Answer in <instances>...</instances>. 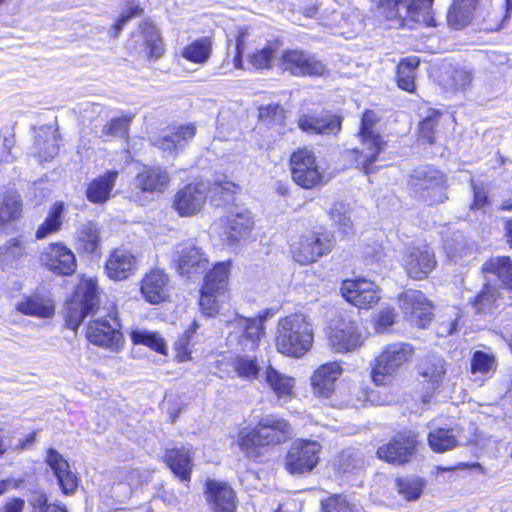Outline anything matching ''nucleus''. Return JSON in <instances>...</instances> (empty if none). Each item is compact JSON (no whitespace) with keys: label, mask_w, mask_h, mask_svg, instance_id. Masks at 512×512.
Listing matches in <instances>:
<instances>
[{"label":"nucleus","mask_w":512,"mask_h":512,"mask_svg":"<svg viewBox=\"0 0 512 512\" xmlns=\"http://www.w3.org/2000/svg\"><path fill=\"white\" fill-rule=\"evenodd\" d=\"M292 434V427L285 419L267 415L252 430L240 432L238 445L247 457L257 458L260 455L259 447L281 444Z\"/></svg>","instance_id":"nucleus-1"},{"label":"nucleus","mask_w":512,"mask_h":512,"mask_svg":"<svg viewBox=\"0 0 512 512\" xmlns=\"http://www.w3.org/2000/svg\"><path fill=\"white\" fill-rule=\"evenodd\" d=\"M313 330L303 314L281 318L276 333V348L281 354L300 358L312 347Z\"/></svg>","instance_id":"nucleus-2"},{"label":"nucleus","mask_w":512,"mask_h":512,"mask_svg":"<svg viewBox=\"0 0 512 512\" xmlns=\"http://www.w3.org/2000/svg\"><path fill=\"white\" fill-rule=\"evenodd\" d=\"M376 121V114L372 111H366L361 119L359 132L361 147L345 151V157L353 165L360 167L366 174L375 171L373 163L377 161L378 155L386 145L382 137L372 129Z\"/></svg>","instance_id":"nucleus-3"},{"label":"nucleus","mask_w":512,"mask_h":512,"mask_svg":"<svg viewBox=\"0 0 512 512\" xmlns=\"http://www.w3.org/2000/svg\"><path fill=\"white\" fill-rule=\"evenodd\" d=\"M100 306L98 282L92 277H82L75 288L72 299L66 308V323L76 330L83 320L94 315Z\"/></svg>","instance_id":"nucleus-4"},{"label":"nucleus","mask_w":512,"mask_h":512,"mask_svg":"<svg viewBox=\"0 0 512 512\" xmlns=\"http://www.w3.org/2000/svg\"><path fill=\"white\" fill-rule=\"evenodd\" d=\"M410 185L415 196L430 205L440 204L448 199L446 176L432 166L416 169L411 176Z\"/></svg>","instance_id":"nucleus-5"},{"label":"nucleus","mask_w":512,"mask_h":512,"mask_svg":"<svg viewBox=\"0 0 512 512\" xmlns=\"http://www.w3.org/2000/svg\"><path fill=\"white\" fill-rule=\"evenodd\" d=\"M380 13L388 20H398L400 25L428 24L432 0H375Z\"/></svg>","instance_id":"nucleus-6"},{"label":"nucleus","mask_w":512,"mask_h":512,"mask_svg":"<svg viewBox=\"0 0 512 512\" xmlns=\"http://www.w3.org/2000/svg\"><path fill=\"white\" fill-rule=\"evenodd\" d=\"M413 352L414 348L409 343L395 342L387 344L375 359L372 369L373 381L378 385L385 384L410 360Z\"/></svg>","instance_id":"nucleus-7"},{"label":"nucleus","mask_w":512,"mask_h":512,"mask_svg":"<svg viewBox=\"0 0 512 512\" xmlns=\"http://www.w3.org/2000/svg\"><path fill=\"white\" fill-rule=\"evenodd\" d=\"M333 245V236L311 232L291 245V253L297 263L308 265L330 253Z\"/></svg>","instance_id":"nucleus-8"},{"label":"nucleus","mask_w":512,"mask_h":512,"mask_svg":"<svg viewBox=\"0 0 512 512\" xmlns=\"http://www.w3.org/2000/svg\"><path fill=\"white\" fill-rule=\"evenodd\" d=\"M88 340L97 346L117 352L123 345V334L115 314L99 317L90 321L87 327Z\"/></svg>","instance_id":"nucleus-9"},{"label":"nucleus","mask_w":512,"mask_h":512,"mask_svg":"<svg viewBox=\"0 0 512 512\" xmlns=\"http://www.w3.org/2000/svg\"><path fill=\"white\" fill-rule=\"evenodd\" d=\"M321 445L311 440H296L286 455V468L291 474L312 471L319 462Z\"/></svg>","instance_id":"nucleus-10"},{"label":"nucleus","mask_w":512,"mask_h":512,"mask_svg":"<svg viewBox=\"0 0 512 512\" xmlns=\"http://www.w3.org/2000/svg\"><path fill=\"white\" fill-rule=\"evenodd\" d=\"M293 181L305 189L316 187L322 181V173L316 164V158L307 148L299 149L290 158Z\"/></svg>","instance_id":"nucleus-11"},{"label":"nucleus","mask_w":512,"mask_h":512,"mask_svg":"<svg viewBox=\"0 0 512 512\" xmlns=\"http://www.w3.org/2000/svg\"><path fill=\"white\" fill-rule=\"evenodd\" d=\"M227 327L229 329L227 339L231 344L237 343L243 350H253L260 340L263 323L259 318L235 315L227 321Z\"/></svg>","instance_id":"nucleus-12"},{"label":"nucleus","mask_w":512,"mask_h":512,"mask_svg":"<svg viewBox=\"0 0 512 512\" xmlns=\"http://www.w3.org/2000/svg\"><path fill=\"white\" fill-rule=\"evenodd\" d=\"M475 12V25L483 31H498L505 26L512 13V0L493 4L488 0L478 3Z\"/></svg>","instance_id":"nucleus-13"},{"label":"nucleus","mask_w":512,"mask_h":512,"mask_svg":"<svg viewBox=\"0 0 512 512\" xmlns=\"http://www.w3.org/2000/svg\"><path fill=\"white\" fill-rule=\"evenodd\" d=\"M328 340L337 352H350L363 344V336L356 322L349 317H341L330 327Z\"/></svg>","instance_id":"nucleus-14"},{"label":"nucleus","mask_w":512,"mask_h":512,"mask_svg":"<svg viewBox=\"0 0 512 512\" xmlns=\"http://www.w3.org/2000/svg\"><path fill=\"white\" fill-rule=\"evenodd\" d=\"M177 271L182 276L192 278L204 274L209 267V260L200 248L184 244L178 246L173 255Z\"/></svg>","instance_id":"nucleus-15"},{"label":"nucleus","mask_w":512,"mask_h":512,"mask_svg":"<svg viewBox=\"0 0 512 512\" xmlns=\"http://www.w3.org/2000/svg\"><path fill=\"white\" fill-rule=\"evenodd\" d=\"M343 297L359 308H370L380 300L377 285L366 279H347L341 286Z\"/></svg>","instance_id":"nucleus-16"},{"label":"nucleus","mask_w":512,"mask_h":512,"mask_svg":"<svg viewBox=\"0 0 512 512\" xmlns=\"http://www.w3.org/2000/svg\"><path fill=\"white\" fill-rule=\"evenodd\" d=\"M279 66L295 76H322L326 71L321 61L299 50L284 52L279 59Z\"/></svg>","instance_id":"nucleus-17"},{"label":"nucleus","mask_w":512,"mask_h":512,"mask_svg":"<svg viewBox=\"0 0 512 512\" xmlns=\"http://www.w3.org/2000/svg\"><path fill=\"white\" fill-rule=\"evenodd\" d=\"M40 260L47 269L57 275H71L77 267L74 253L61 243L48 245L41 253Z\"/></svg>","instance_id":"nucleus-18"},{"label":"nucleus","mask_w":512,"mask_h":512,"mask_svg":"<svg viewBox=\"0 0 512 512\" xmlns=\"http://www.w3.org/2000/svg\"><path fill=\"white\" fill-rule=\"evenodd\" d=\"M416 436L412 433H398L389 443L377 450L380 459L394 464L408 462L413 456L416 448Z\"/></svg>","instance_id":"nucleus-19"},{"label":"nucleus","mask_w":512,"mask_h":512,"mask_svg":"<svg viewBox=\"0 0 512 512\" xmlns=\"http://www.w3.org/2000/svg\"><path fill=\"white\" fill-rule=\"evenodd\" d=\"M400 306L404 313L419 328H425L431 321L432 305L419 290H407L401 294Z\"/></svg>","instance_id":"nucleus-20"},{"label":"nucleus","mask_w":512,"mask_h":512,"mask_svg":"<svg viewBox=\"0 0 512 512\" xmlns=\"http://www.w3.org/2000/svg\"><path fill=\"white\" fill-rule=\"evenodd\" d=\"M205 498L211 512L236 511V493L227 483L208 480L205 485Z\"/></svg>","instance_id":"nucleus-21"},{"label":"nucleus","mask_w":512,"mask_h":512,"mask_svg":"<svg viewBox=\"0 0 512 512\" xmlns=\"http://www.w3.org/2000/svg\"><path fill=\"white\" fill-rule=\"evenodd\" d=\"M205 183L189 184L175 195L174 208L181 216H191L201 210L207 198Z\"/></svg>","instance_id":"nucleus-22"},{"label":"nucleus","mask_w":512,"mask_h":512,"mask_svg":"<svg viewBox=\"0 0 512 512\" xmlns=\"http://www.w3.org/2000/svg\"><path fill=\"white\" fill-rule=\"evenodd\" d=\"M253 226V217L247 209L236 208L224 220H221L222 235L224 240L230 245L247 237Z\"/></svg>","instance_id":"nucleus-23"},{"label":"nucleus","mask_w":512,"mask_h":512,"mask_svg":"<svg viewBox=\"0 0 512 512\" xmlns=\"http://www.w3.org/2000/svg\"><path fill=\"white\" fill-rule=\"evenodd\" d=\"M435 266L434 252L427 245L413 247L408 250L405 256L404 268L413 279L422 280L426 278Z\"/></svg>","instance_id":"nucleus-24"},{"label":"nucleus","mask_w":512,"mask_h":512,"mask_svg":"<svg viewBox=\"0 0 512 512\" xmlns=\"http://www.w3.org/2000/svg\"><path fill=\"white\" fill-rule=\"evenodd\" d=\"M137 270V258L129 250L115 249L105 263L106 275L115 281L127 279Z\"/></svg>","instance_id":"nucleus-25"},{"label":"nucleus","mask_w":512,"mask_h":512,"mask_svg":"<svg viewBox=\"0 0 512 512\" xmlns=\"http://www.w3.org/2000/svg\"><path fill=\"white\" fill-rule=\"evenodd\" d=\"M46 463L52 469L65 494H71L78 486L76 474L70 470L68 461L55 449L47 451Z\"/></svg>","instance_id":"nucleus-26"},{"label":"nucleus","mask_w":512,"mask_h":512,"mask_svg":"<svg viewBox=\"0 0 512 512\" xmlns=\"http://www.w3.org/2000/svg\"><path fill=\"white\" fill-rule=\"evenodd\" d=\"M195 133L196 127L193 124L174 126L155 140L154 145L166 153L173 154L183 148Z\"/></svg>","instance_id":"nucleus-27"},{"label":"nucleus","mask_w":512,"mask_h":512,"mask_svg":"<svg viewBox=\"0 0 512 512\" xmlns=\"http://www.w3.org/2000/svg\"><path fill=\"white\" fill-rule=\"evenodd\" d=\"M341 373L342 368L338 362H329L320 366L311 377L314 394L329 398L334 392L335 381Z\"/></svg>","instance_id":"nucleus-28"},{"label":"nucleus","mask_w":512,"mask_h":512,"mask_svg":"<svg viewBox=\"0 0 512 512\" xmlns=\"http://www.w3.org/2000/svg\"><path fill=\"white\" fill-rule=\"evenodd\" d=\"M170 177L160 166H145L135 177V186L143 192H163L167 189Z\"/></svg>","instance_id":"nucleus-29"},{"label":"nucleus","mask_w":512,"mask_h":512,"mask_svg":"<svg viewBox=\"0 0 512 512\" xmlns=\"http://www.w3.org/2000/svg\"><path fill=\"white\" fill-rule=\"evenodd\" d=\"M168 276L160 269L151 270L141 282V294L151 304H158L166 297Z\"/></svg>","instance_id":"nucleus-30"},{"label":"nucleus","mask_w":512,"mask_h":512,"mask_svg":"<svg viewBox=\"0 0 512 512\" xmlns=\"http://www.w3.org/2000/svg\"><path fill=\"white\" fill-rule=\"evenodd\" d=\"M57 128L45 125L35 134L34 150L40 161L53 159L59 152Z\"/></svg>","instance_id":"nucleus-31"},{"label":"nucleus","mask_w":512,"mask_h":512,"mask_svg":"<svg viewBox=\"0 0 512 512\" xmlns=\"http://www.w3.org/2000/svg\"><path fill=\"white\" fill-rule=\"evenodd\" d=\"M192 451L190 448L181 447L166 451L165 461L172 472L181 481H189L192 471Z\"/></svg>","instance_id":"nucleus-32"},{"label":"nucleus","mask_w":512,"mask_h":512,"mask_svg":"<svg viewBox=\"0 0 512 512\" xmlns=\"http://www.w3.org/2000/svg\"><path fill=\"white\" fill-rule=\"evenodd\" d=\"M299 127L305 131L316 134H336L341 129V119L338 116L327 115L324 117L302 116L298 121Z\"/></svg>","instance_id":"nucleus-33"},{"label":"nucleus","mask_w":512,"mask_h":512,"mask_svg":"<svg viewBox=\"0 0 512 512\" xmlns=\"http://www.w3.org/2000/svg\"><path fill=\"white\" fill-rule=\"evenodd\" d=\"M141 31L133 35L135 41L141 40L144 45V54L149 59H158L164 52L162 40L157 28L151 23H144L140 26Z\"/></svg>","instance_id":"nucleus-34"},{"label":"nucleus","mask_w":512,"mask_h":512,"mask_svg":"<svg viewBox=\"0 0 512 512\" xmlns=\"http://www.w3.org/2000/svg\"><path fill=\"white\" fill-rule=\"evenodd\" d=\"M261 378L279 399L292 395L295 386L294 378L280 373L271 365L266 367Z\"/></svg>","instance_id":"nucleus-35"},{"label":"nucleus","mask_w":512,"mask_h":512,"mask_svg":"<svg viewBox=\"0 0 512 512\" xmlns=\"http://www.w3.org/2000/svg\"><path fill=\"white\" fill-rule=\"evenodd\" d=\"M118 177V171H107L104 175L93 180L86 191L88 200L92 203H103L110 197V193Z\"/></svg>","instance_id":"nucleus-36"},{"label":"nucleus","mask_w":512,"mask_h":512,"mask_svg":"<svg viewBox=\"0 0 512 512\" xmlns=\"http://www.w3.org/2000/svg\"><path fill=\"white\" fill-rule=\"evenodd\" d=\"M431 449L438 453L451 450L460 444L458 430L455 428H437L428 435Z\"/></svg>","instance_id":"nucleus-37"},{"label":"nucleus","mask_w":512,"mask_h":512,"mask_svg":"<svg viewBox=\"0 0 512 512\" xmlns=\"http://www.w3.org/2000/svg\"><path fill=\"white\" fill-rule=\"evenodd\" d=\"M482 270L496 275L504 287L512 290V260L510 257H491L484 263Z\"/></svg>","instance_id":"nucleus-38"},{"label":"nucleus","mask_w":512,"mask_h":512,"mask_svg":"<svg viewBox=\"0 0 512 512\" xmlns=\"http://www.w3.org/2000/svg\"><path fill=\"white\" fill-rule=\"evenodd\" d=\"M98 227L91 221L81 223L76 235V248L84 253H95L99 248Z\"/></svg>","instance_id":"nucleus-39"},{"label":"nucleus","mask_w":512,"mask_h":512,"mask_svg":"<svg viewBox=\"0 0 512 512\" xmlns=\"http://www.w3.org/2000/svg\"><path fill=\"white\" fill-rule=\"evenodd\" d=\"M420 64L417 57L403 59L397 66V84L399 88L413 92L415 89L416 71Z\"/></svg>","instance_id":"nucleus-40"},{"label":"nucleus","mask_w":512,"mask_h":512,"mask_svg":"<svg viewBox=\"0 0 512 512\" xmlns=\"http://www.w3.org/2000/svg\"><path fill=\"white\" fill-rule=\"evenodd\" d=\"M497 367V360L492 353L475 351L471 358V374L483 378L491 377Z\"/></svg>","instance_id":"nucleus-41"},{"label":"nucleus","mask_w":512,"mask_h":512,"mask_svg":"<svg viewBox=\"0 0 512 512\" xmlns=\"http://www.w3.org/2000/svg\"><path fill=\"white\" fill-rule=\"evenodd\" d=\"M329 216L333 224L338 228V232L344 236L354 233L351 220V211L348 205L343 202H336L329 211Z\"/></svg>","instance_id":"nucleus-42"},{"label":"nucleus","mask_w":512,"mask_h":512,"mask_svg":"<svg viewBox=\"0 0 512 512\" xmlns=\"http://www.w3.org/2000/svg\"><path fill=\"white\" fill-rule=\"evenodd\" d=\"M16 309L22 314L41 318L50 317L54 313L53 306L40 297H26L17 304Z\"/></svg>","instance_id":"nucleus-43"},{"label":"nucleus","mask_w":512,"mask_h":512,"mask_svg":"<svg viewBox=\"0 0 512 512\" xmlns=\"http://www.w3.org/2000/svg\"><path fill=\"white\" fill-rule=\"evenodd\" d=\"M420 374L433 384H438L446 372L445 361L438 356L426 357L419 366Z\"/></svg>","instance_id":"nucleus-44"},{"label":"nucleus","mask_w":512,"mask_h":512,"mask_svg":"<svg viewBox=\"0 0 512 512\" xmlns=\"http://www.w3.org/2000/svg\"><path fill=\"white\" fill-rule=\"evenodd\" d=\"M22 203L16 193H8L0 201V228L21 215Z\"/></svg>","instance_id":"nucleus-45"},{"label":"nucleus","mask_w":512,"mask_h":512,"mask_svg":"<svg viewBox=\"0 0 512 512\" xmlns=\"http://www.w3.org/2000/svg\"><path fill=\"white\" fill-rule=\"evenodd\" d=\"M64 211L63 202H56L45 221L39 226L36 231V238L42 239L45 238L50 233L56 232L60 229L62 225V214Z\"/></svg>","instance_id":"nucleus-46"},{"label":"nucleus","mask_w":512,"mask_h":512,"mask_svg":"<svg viewBox=\"0 0 512 512\" xmlns=\"http://www.w3.org/2000/svg\"><path fill=\"white\" fill-rule=\"evenodd\" d=\"M232 366L240 378L255 380L260 375V367L256 357L239 355L234 358Z\"/></svg>","instance_id":"nucleus-47"},{"label":"nucleus","mask_w":512,"mask_h":512,"mask_svg":"<svg viewBox=\"0 0 512 512\" xmlns=\"http://www.w3.org/2000/svg\"><path fill=\"white\" fill-rule=\"evenodd\" d=\"M425 482L419 477H404L396 479V488L400 495L408 501L417 500L424 489Z\"/></svg>","instance_id":"nucleus-48"},{"label":"nucleus","mask_w":512,"mask_h":512,"mask_svg":"<svg viewBox=\"0 0 512 512\" xmlns=\"http://www.w3.org/2000/svg\"><path fill=\"white\" fill-rule=\"evenodd\" d=\"M131 340L136 345H145L158 353H166V344L159 333L148 330H133Z\"/></svg>","instance_id":"nucleus-49"},{"label":"nucleus","mask_w":512,"mask_h":512,"mask_svg":"<svg viewBox=\"0 0 512 512\" xmlns=\"http://www.w3.org/2000/svg\"><path fill=\"white\" fill-rule=\"evenodd\" d=\"M228 279V267L225 263L216 264L206 275L203 287L223 293Z\"/></svg>","instance_id":"nucleus-50"},{"label":"nucleus","mask_w":512,"mask_h":512,"mask_svg":"<svg viewBox=\"0 0 512 512\" xmlns=\"http://www.w3.org/2000/svg\"><path fill=\"white\" fill-rule=\"evenodd\" d=\"M210 53V42L204 38L187 46L183 51V57L189 61L201 64L208 60Z\"/></svg>","instance_id":"nucleus-51"},{"label":"nucleus","mask_w":512,"mask_h":512,"mask_svg":"<svg viewBox=\"0 0 512 512\" xmlns=\"http://www.w3.org/2000/svg\"><path fill=\"white\" fill-rule=\"evenodd\" d=\"M222 293L202 287L200 292L199 306L201 313L207 317H213L219 312V296Z\"/></svg>","instance_id":"nucleus-52"},{"label":"nucleus","mask_w":512,"mask_h":512,"mask_svg":"<svg viewBox=\"0 0 512 512\" xmlns=\"http://www.w3.org/2000/svg\"><path fill=\"white\" fill-rule=\"evenodd\" d=\"M259 117L268 124L282 126L285 122V110L279 104L270 103L259 108Z\"/></svg>","instance_id":"nucleus-53"},{"label":"nucleus","mask_w":512,"mask_h":512,"mask_svg":"<svg viewBox=\"0 0 512 512\" xmlns=\"http://www.w3.org/2000/svg\"><path fill=\"white\" fill-rule=\"evenodd\" d=\"M277 55V50L272 46H266L248 57L249 64L255 69H267L271 67L272 61Z\"/></svg>","instance_id":"nucleus-54"},{"label":"nucleus","mask_w":512,"mask_h":512,"mask_svg":"<svg viewBox=\"0 0 512 512\" xmlns=\"http://www.w3.org/2000/svg\"><path fill=\"white\" fill-rule=\"evenodd\" d=\"M498 296V290L495 287L486 285L473 302L476 313H485L489 310Z\"/></svg>","instance_id":"nucleus-55"},{"label":"nucleus","mask_w":512,"mask_h":512,"mask_svg":"<svg viewBox=\"0 0 512 512\" xmlns=\"http://www.w3.org/2000/svg\"><path fill=\"white\" fill-rule=\"evenodd\" d=\"M472 81L471 72L464 68L453 69L446 81V86L452 90H465Z\"/></svg>","instance_id":"nucleus-56"},{"label":"nucleus","mask_w":512,"mask_h":512,"mask_svg":"<svg viewBox=\"0 0 512 512\" xmlns=\"http://www.w3.org/2000/svg\"><path fill=\"white\" fill-rule=\"evenodd\" d=\"M363 464L362 458L359 453L354 450H344L340 453L337 466L343 473L350 472Z\"/></svg>","instance_id":"nucleus-57"},{"label":"nucleus","mask_w":512,"mask_h":512,"mask_svg":"<svg viewBox=\"0 0 512 512\" xmlns=\"http://www.w3.org/2000/svg\"><path fill=\"white\" fill-rule=\"evenodd\" d=\"M31 512H67L64 506L56 503H48V498L45 494L35 493L30 498Z\"/></svg>","instance_id":"nucleus-58"},{"label":"nucleus","mask_w":512,"mask_h":512,"mask_svg":"<svg viewBox=\"0 0 512 512\" xmlns=\"http://www.w3.org/2000/svg\"><path fill=\"white\" fill-rule=\"evenodd\" d=\"M120 481L114 482L109 490V496L119 503H124L131 496L132 489L128 482L122 479L126 476V471H119Z\"/></svg>","instance_id":"nucleus-59"},{"label":"nucleus","mask_w":512,"mask_h":512,"mask_svg":"<svg viewBox=\"0 0 512 512\" xmlns=\"http://www.w3.org/2000/svg\"><path fill=\"white\" fill-rule=\"evenodd\" d=\"M396 322V313L394 309H382L374 318V330L378 334L385 333Z\"/></svg>","instance_id":"nucleus-60"},{"label":"nucleus","mask_w":512,"mask_h":512,"mask_svg":"<svg viewBox=\"0 0 512 512\" xmlns=\"http://www.w3.org/2000/svg\"><path fill=\"white\" fill-rule=\"evenodd\" d=\"M440 114L438 112H432L426 118H424L419 126L420 137L426 139L429 143H434V134Z\"/></svg>","instance_id":"nucleus-61"},{"label":"nucleus","mask_w":512,"mask_h":512,"mask_svg":"<svg viewBox=\"0 0 512 512\" xmlns=\"http://www.w3.org/2000/svg\"><path fill=\"white\" fill-rule=\"evenodd\" d=\"M325 512H355V506L346 497L336 495L323 503Z\"/></svg>","instance_id":"nucleus-62"},{"label":"nucleus","mask_w":512,"mask_h":512,"mask_svg":"<svg viewBox=\"0 0 512 512\" xmlns=\"http://www.w3.org/2000/svg\"><path fill=\"white\" fill-rule=\"evenodd\" d=\"M24 254V247L21 241L17 238H13L6 244L0 246V257H3V261L10 259H18Z\"/></svg>","instance_id":"nucleus-63"},{"label":"nucleus","mask_w":512,"mask_h":512,"mask_svg":"<svg viewBox=\"0 0 512 512\" xmlns=\"http://www.w3.org/2000/svg\"><path fill=\"white\" fill-rule=\"evenodd\" d=\"M130 119L123 116L112 119L104 128V133L112 136H124L128 130Z\"/></svg>","instance_id":"nucleus-64"}]
</instances>
